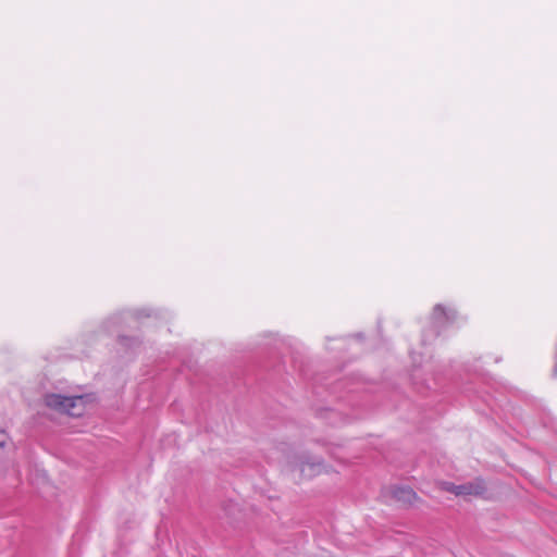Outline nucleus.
<instances>
[{
  "label": "nucleus",
  "instance_id": "obj_1",
  "mask_svg": "<svg viewBox=\"0 0 557 557\" xmlns=\"http://www.w3.org/2000/svg\"><path fill=\"white\" fill-rule=\"evenodd\" d=\"M45 403L48 407L67 413L72 417H78L83 413L82 397H64L51 394L46 396Z\"/></svg>",
  "mask_w": 557,
  "mask_h": 557
},
{
  "label": "nucleus",
  "instance_id": "obj_2",
  "mask_svg": "<svg viewBox=\"0 0 557 557\" xmlns=\"http://www.w3.org/2000/svg\"><path fill=\"white\" fill-rule=\"evenodd\" d=\"M293 471H298L301 479H311L326 471V467L320 461H312L308 457H300L293 461Z\"/></svg>",
  "mask_w": 557,
  "mask_h": 557
},
{
  "label": "nucleus",
  "instance_id": "obj_3",
  "mask_svg": "<svg viewBox=\"0 0 557 557\" xmlns=\"http://www.w3.org/2000/svg\"><path fill=\"white\" fill-rule=\"evenodd\" d=\"M386 497L400 507H411L419 503L414 490H387Z\"/></svg>",
  "mask_w": 557,
  "mask_h": 557
},
{
  "label": "nucleus",
  "instance_id": "obj_4",
  "mask_svg": "<svg viewBox=\"0 0 557 557\" xmlns=\"http://www.w3.org/2000/svg\"><path fill=\"white\" fill-rule=\"evenodd\" d=\"M451 492H455V495L456 496H461V495H474V496H482L483 495V492L484 490H478V488H474V490H450Z\"/></svg>",
  "mask_w": 557,
  "mask_h": 557
},
{
  "label": "nucleus",
  "instance_id": "obj_5",
  "mask_svg": "<svg viewBox=\"0 0 557 557\" xmlns=\"http://www.w3.org/2000/svg\"><path fill=\"white\" fill-rule=\"evenodd\" d=\"M8 443V435L5 432L0 431V449Z\"/></svg>",
  "mask_w": 557,
  "mask_h": 557
}]
</instances>
